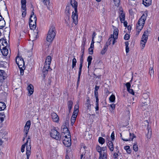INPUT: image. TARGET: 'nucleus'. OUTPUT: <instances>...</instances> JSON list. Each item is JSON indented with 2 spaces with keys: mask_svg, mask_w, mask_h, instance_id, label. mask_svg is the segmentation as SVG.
Here are the masks:
<instances>
[{
  "mask_svg": "<svg viewBox=\"0 0 159 159\" xmlns=\"http://www.w3.org/2000/svg\"><path fill=\"white\" fill-rule=\"evenodd\" d=\"M71 4L72 7L74 8L75 12L72 13V18L73 22L76 25L78 24V11H77V2L75 0H71Z\"/></svg>",
  "mask_w": 159,
  "mask_h": 159,
  "instance_id": "obj_1",
  "label": "nucleus"
},
{
  "mask_svg": "<svg viewBox=\"0 0 159 159\" xmlns=\"http://www.w3.org/2000/svg\"><path fill=\"white\" fill-rule=\"evenodd\" d=\"M26 147V159H29L30 156L31 154V146L30 145V140H27L26 143L24 144L23 145L21 148V152H23L25 151V146Z\"/></svg>",
  "mask_w": 159,
  "mask_h": 159,
  "instance_id": "obj_2",
  "label": "nucleus"
},
{
  "mask_svg": "<svg viewBox=\"0 0 159 159\" xmlns=\"http://www.w3.org/2000/svg\"><path fill=\"white\" fill-rule=\"evenodd\" d=\"M118 29L116 28L114 30L113 32V34H111L110 37L109 38L107 42L106 43L107 46L109 45L111 43L113 45L115 43V40L118 38Z\"/></svg>",
  "mask_w": 159,
  "mask_h": 159,
  "instance_id": "obj_3",
  "label": "nucleus"
},
{
  "mask_svg": "<svg viewBox=\"0 0 159 159\" xmlns=\"http://www.w3.org/2000/svg\"><path fill=\"white\" fill-rule=\"evenodd\" d=\"M55 35L56 33L55 27L52 26L49 29L47 36V41L49 42H51L54 39Z\"/></svg>",
  "mask_w": 159,
  "mask_h": 159,
  "instance_id": "obj_4",
  "label": "nucleus"
},
{
  "mask_svg": "<svg viewBox=\"0 0 159 159\" xmlns=\"http://www.w3.org/2000/svg\"><path fill=\"white\" fill-rule=\"evenodd\" d=\"M37 18L35 15L34 14V12L32 11L30 16L29 21V25L31 29L34 30L36 27V21Z\"/></svg>",
  "mask_w": 159,
  "mask_h": 159,
  "instance_id": "obj_5",
  "label": "nucleus"
},
{
  "mask_svg": "<svg viewBox=\"0 0 159 159\" xmlns=\"http://www.w3.org/2000/svg\"><path fill=\"white\" fill-rule=\"evenodd\" d=\"M146 20V16L144 14L139 19L136 25V28L139 32L143 28Z\"/></svg>",
  "mask_w": 159,
  "mask_h": 159,
  "instance_id": "obj_6",
  "label": "nucleus"
},
{
  "mask_svg": "<svg viewBox=\"0 0 159 159\" xmlns=\"http://www.w3.org/2000/svg\"><path fill=\"white\" fill-rule=\"evenodd\" d=\"M149 32L148 30L145 31L142 36L141 41L140 44L142 47L143 49L145 46V44L147 42Z\"/></svg>",
  "mask_w": 159,
  "mask_h": 159,
  "instance_id": "obj_7",
  "label": "nucleus"
},
{
  "mask_svg": "<svg viewBox=\"0 0 159 159\" xmlns=\"http://www.w3.org/2000/svg\"><path fill=\"white\" fill-rule=\"evenodd\" d=\"M50 136L52 138L55 139H58L62 138L61 137L59 133L58 132L55 128H54L51 130Z\"/></svg>",
  "mask_w": 159,
  "mask_h": 159,
  "instance_id": "obj_8",
  "label": "nucleus"
},
{
  "mask_svg": "<svg viewBox=\"0 0 159 159\" xmlns=\"http://www.w3.org/2000/svg\"><path fill=\"white\" fill-rule=\"evenodd\" d=\"M63 128V131L64 133H62L61 137L62 138H61V139H70L71 135H70V133L69 131L68 128L64 126Z\"/></svg>",
  "mask_w": 159,
  "mask_h": 159,
  "instance_id": "obj_9",
  "label": "nucleus"
},
{
  "mask_svg": "<svg viewBox=\"0 0 159 159\" xmlns=\"http://www.w3.org/2000/svg\"><path fill=\"white\" fill-rule=\"evenodd\" d=\"M21 11L22 12V16L23 17H24L26 14V2L25 0H21Z\"/></svg>",
  "mask_w": 159,
  "mask_h": 159,
  "instance_id": "obj_10",
  "label": "nucleus"
},
{
  "mask_svg": "<svg viewBox=\"0 0 159 159\" xmlns=\"http://www.w3.org/2000/svg\"><path fill=\"white\" fill-rule=\"evenodd\" d=\"M30 125L31 122L30 120L27 121L24 128V135L23 139H25L26 138L27 134L29 131Z\"/></svg>",
  "mask_w": 159,
  "mask_h": 159,
  "instance_id": "obj_11",
  "label": "nucleus"
},
{
  "mask_svg": "<svg viewBox=\"0 0 159 159\" xmlns=\"http://www.w3.org/2000/svg\"><path fill=\"white\" fill-rule=\"evenodd\" d=\"M16 62L19 68H24V62L23 59L21 57H17L16 58Z\"/></svg>",
  "mask_w": 159,
  "mask_h": 159,
  "instance_id": "obj_12",
  "label": "nucleus"
},
{
  "mask_svg": "<svg viewBox=\"0 0 159 159\" xmlns=\"http://www.w3.org/2000/svg\"><path fill=\"white\" fill-rule=\"evenodd\" d=\"M119 17L121 23L125 20V13L124 12L122 8L120 9L119 11Z\"/></svg>",
  "mask_w": 159,
  "mask_h": 159,
  "instance_id": "obj_13",
  "label": "nucleus"
},
{
  "mask_svg": "<svg viewBox=\"0 0 159 159\" xmlns=\"http://www.w3.org/2000/svg\"><path fill=\"white\" fill-rule=\"evenodd\" d=\"M114 140H111L109 141L107 143V144L111 152H113L114 150Z\"/></svg>",
  "mask_w": 159,
  "mask_h": 159,
  "instance_id": "obj_14",
  "label": "nucleus"
},
{
  "mask_svg": "<svg viewBox=\"0 0 159 159\" xmlns=\"http://www.w3.org/2000/svg\"><path fill=\"white\" fill-rule=\"evenodd\" d=\"M78 111H75V112H73L72 116L71 118V125H73L75 121L77 115Z\"/></svg>",
  "mask_w": 159,
  "mask_h": 159,
  "instance_id": "obj_15",
  "label": "nucleus"
},
{
  "mask_svg": "<svg viewBox=\"0 0 159 159\" xmlns=\"http://www.w3.org/2000/svg\"><path fill=\"white\" fill-rule=\"evenodd\" d=\"M0 45L3 46L2 48L7 47L8 48V44L6 39H1L0 40Z\"/></svg>",
  "mask_w": 159,
  "mask_h": 159,
  "instance_id": "obj_16",
  "label": "nucleus"
},
{
  "mask_svg": "<svg viewBox=\"0 0 159 159\" xmlns=\"http://www.w3.org/2000/svg\"><path fill=\"white\" fill-rule=\"evenodd\" d=\"M140 85V81L139 80H136L135 81L132 85V87L137 90L139 89V87Z\"/></svg>",
  "mask_w": 159,
  "mask_h": 159,
  "instance_id": "obj_17",
  "label": "nucleus"
},
{
  "mask_svg": "<svg viewBox=\"0 0 159 159\" xmlns=\"http://www.w3.org/2000/svg\"><path fill=\"white\" fill-rule=\"evenodd\" d=\"M51 116L53 120L56 122H57L59 120V118L57 115L55 113L53 112L51 114Z\"/></svg>",
  "mask_w": 159,
  "mask_h": 159,
  "instance_id": "obj_18",
  "label": "nucleus"
},
{
  "mask_svg": "<svg viewBox=\"0 0 159 159\" xmlns=\"http://www.w3.org/2000/svg\"><path fill=\"white\" fill-rule=\"evenodd\" d=\"M99 159H107V155L106 151L102 149V152L100 154Z\"/></svg>",
  "mask_w": 159,
  "mask_h": 159,
  "instance_id": "obj_19",
  "label": "nucleus"
},
{
  "mask_svg": "<svg viewBox=\"0 0 159 159\" xmlns=\"http://www.w3.org/2000/svg\"><path fill=\"white\" fill-rule=\"evenodd\" d=\"M27 90L28 92V95L30 96L33 94L34 92V87L31 84H30L27 87Z\"/></svg>",
  "mask_w": 159,
  "mask_h": 159,
  "instance_id": "obj_20",
  "label": "nucleus"
},
{
  "mask_svg": "<svg viewBox=\"0 0 159 159\" xmlns=\"http://www.w3.org/2000/svg\"><path fill=\"white\" fill-rule=\"evenodd\" d=\"M2 48L1 46H0V48L1 49V52L4 56H7L8 53V51L7 49V47L5 48H2V49H1Z\"/></svg>",
  "mask_w": 159,
  "mask_h": 159,
  "instance_id": "obj_21",
  "label": "nucleus"
},
{
  "mask_svg": "<svg viewBox=\"0 0 159 159\" xmlns=\"http://www.w3.org/2000/svg\"><path fill=\"white\" fill-rule=\"evenodd\" d=\"M86 98V101L85 103V104L86 105L87 109L90 111L91 110V105L90 104V101L89 99V97H87Z\"/></svg>",
  "mask_w": 159,
  "mask_h": 159,
  "instance_id": "obj_22",
  "label": "nucleus"
},
{
  "mask_svg": "<svg viewBox=\"0 0 159 159\" xmlns=\"http://www.w3.org/2000/svg\"><path fill=\"white\" fill-rule=\"evenodd\" d=\"M71 140H63V143L64 145L67 147H70L71 144Z\"/></svg>",
  "mask_w": 159,
  "mask_h": 159,
  "instance_id": "obj_23",
  "label": "nucleus"
},
{
  "mask_svg": "<svg viewBox=\"0 0 159 159\" xmlns=\"http://www.w3.org/2000/svg\"><path fill=\"white\" fill-rule=\"evenodd\" d=\"M50 64L45 62L43 71L44 72H46L48 71V70L49 69Z\"/></svg>",
  "mask_w": 159,
  "mask_h": 159,
  "instance_id": "obj_24",
  "label": "nucleus"
},
{
  "mask_svg": "<svg viewBox=\"0 0 159 159\" xmlns=\"http://www.w3.org/2000/svg\"><path fill=\"white\" fill-rule=\"evenodd\" d=\"M143 3L146 7L150 6L152 3V0H143Z\"/></svg>",
  "mask_w": 159,
  "mask_h": 159,
  "instance_id": "obj_25",
  "label": "nucleus"
},
{
  "mask_svg": "<svg viewBox=\"0 0 159 159\" xmlns=\"http://www.w3.org/2000/svg\"><path fill=\"white\" fill-rule=\"evenodd\" d=\"M86 148V146H84L83 148H81L80 150V152L82 153L81 155L80 159H82L83 155H84L85 153V148Z\"/></svg>",
  "mask_w": 159,
  "mask_h": 159,
  "instance_id": "obj_26",
  "label": "nucleus"
},
{
  "mask_svg": "<svg viewBox=\"0 0 159 159\" xmlns=\"http://www.w3.org/2000/svg\"><path fill=\"white\" fill-rule=\"evenodd\" d=\"M6 22L4 18L0 20V29L3 28L5 26Z\"/></svg>",
  "mask_w": 159,
  "mask_h": 159,
  "instance_id": "obj_27",
  "label": "nucleus"
},
{
  "mask_svg": "<svg viewBox=\"0 0 159 159\" xmlns=\"http://www.w3.org/2000/svg\"><path fill=\"white\" fill-rule=\"evenodd\" d=\"M73 104V102L71 101H69L68 102L67 104L68 106V109H69V112H70V110L72 108Z\"/></svg>",
  "mask_w": 159,
  "mask_h": 159,
  "instance_id": "obj_28",
  "label": "nucleus"
},
{
  "mask_svg": "<svg viewBox=\"0 0 159 159\" xmlns=\"http://www.w3.org/2000/svg\"><path fill=\"white\" fill-rule=\"evenodd\" d=\"M148 133L147 135V138L148 139H150L151 138L152 135L151 129L148 128Z\"/></svg>",
  "mask_w": 159,
  "mask_h": 159,
  "instance_id": "obj_29",
  "label": "nucleus"
},
{
  "mask_svg": "<svg viewBox=\"0 0 159 159\" xmlns=\"http://www.w3.org/2000/svg\"><path fill=\"white\" fill-rule=\"evenodd\" d=\"M94 48V45L92 44H91L90 47L89 48L88 50L89 53L90 54H92L93 53V48Z\"/></svg>",
  "mask_w": 159,
  "mask_h": 159,
  "instance_id": "obj_30",
  "label": "nucleus"
},
{
  "mask_svg": "<svg viewBox=\"0 0 159 159\" xmlns=\"http://www.w3.org/2000/svg\"><path fill=\"white\" fill-rule=\"evenodd\" d=\"M5 108V104L3 102H0V111L3 110Z\"/></svg>",
  "mask_w": 159,
  "mask_h": 159,
  "instance_id": "obj_31",
  "label": "nucleus"
},
{
  "mask_svg": "<svg viewBox=\"0 0 159 159\" xmlns=\"http://www.w3.org/2000/svg\"><path fill=\"white\" fill-rule=\"evenodd\" d=\"M92 58L91 56H89L87 58V61L88 62V68H89V66L91 64V61L92 60Z\"/></svg>",
  "mask_w": 159,
  "mask_h": 159,
  "instance_id": "obj_32",
  "label": "nucleus"
},
{
  "mask_svg": "<svg viewBox=\"0 0 159 159\" xmlns=\"http://www.w3.org/2000/svg\"><path fill=\"white\" fill-rule=\"evenodd\" d=\"M51 61V57L50 56H48L47 57L45 62L50 64Z\"/></svg>",
  "mask_w": 159,
  "mask_h": 159,
  "instance_id": "obj_33",
  "label": "nucleus"
},
{
  "mask_svg": "<svg viewBox=\"0 0 159 159\" xmlns=\"http://www.w3.org/2000/svg\"><path fill=\"white\" fill-rule=\"evenodd\" d=\"M110 101L111 102H114L115 100V97L114 95H111L109 98Z\"/></svg>",
  "mask_w": 159,
  "mask_h": 159,
  "instance_id": "obj_34",
  "label": "nucleus"
},
{
  "mask_svg": "<svg viewBox=\"0 0 159 159\" xmlns=\"http://www.w3.org/2000/svg\"><path fill=\"white\" fill-rule=\"evenodd\" d=\"M126 48L125 50L126 53H128L129 51V43L128 42L126 41L125 43Z\"/></svg>",
  "mask_w": 159,
  "mask_h": 159,
  "instance_id": "obj_35",
  "label": "nucleus"
},
{
  "mask_svg": "<svg viewBox=\"0 0 159 159\" xmlns=\"http://www.w3.org/2000/svg\"><path fill=\"white\" fill-rule=\"evenodd\" d=\"M77 62V61L76 59L74 58L72 61V68H74L76 65V63Z\"/></svg>",
  "mask_w": 159,
  "mask_h": 159,
  "instance_id": "obj_36",
  "label": "nucleus"
},
{
  "mask_svg": "<svg viewBox=\"0 0 159 159\" xmlns=\"http://www.w3.org/2000/svg\"><path fill=\"white\" fill-rule=\"evenodd\" d=\"M107 47H108V46H107V45L105 46L104 47L103 49H102V51L101 52V54L103 55L106 52V51L107 50Z\"/></svg>",
  "mask_w": 159,
  "mask_h": 159,
  "instance_id": "obj_37",
  "label": "nucleus"
},
{
  "mask_svg": "<svg viewBox=\"0 0 159 159\" xmlns=\"http://www.w3.org/2000/svg\"><path fill=\"white\" fill-rule=\"evenodd\" d=\"M5 117V116L1 113H0V121L2 122L4 121V119Z\"/></svg>",
  "mask_w": 159,
  "mask_h": 159,
  "instance_id": "obj_38",
  "label": "nucleus"
},
{
  "mask_svg": "<svg viewBox=\"0 0 159 159\" xmlns=\"http://www.w3.org/2000/svg\"><path fill=\"white\" fill-rule=\"evenodd\" d=\"M52 82L51 78L49 77L47 80H46V84L47 85H50Z\"/></svg>",
  "mask_w": 159,
  "mask_h": 159,
  "instance_id": "obj_39",
  "label": "nucleus"
},
{
  "mask_svg": "<svg viewBox=\"0 0 159 159\" xmlns=\"http://www.w3.org/2000/svg\"><path fill=\"white\" fill-rule=\"evenodd\" d=\"M129 146H126L124 148V149L129 153L130 152V150L129 149Z\"/></svg>",
  "mask_w": 159,
  "mask_h": 159,
  "instance_id": "obj_40",
  "label": "nucleus"
},
{
  "mask_svg": "<svg viewBox=\"0 0 159 159\" xmlns=\"http://www.w3.org/2000/svg\"><path fill=\"white\" fill-rule=\"evenodd\" d=\"M96 149L97 151L99 153V154L102 152V150H101V148L99 146H97L96 147Z\"/></svg>",
  "mask_w": 159,
  "mask_h": 159,
  "instance_id": "obj_41",
  "label": "nucleus"
},
{
  "mask_svg": "<svg viewBox=\"0 0 159 159\" xmlns=\"http://www.w3.org/2000/svg\"><path fill=\"white\" fill-rule=\"evenodd\" d=\"M5 74V73L3 70H0V78H1L2 77H3V79H4V75Z\"/></svg>",
  "mask_w": 159,
  "mask_h": 159,
  "instance_id": "obj_42",
  "label": "nucleus"
},
{
  "mask_svg": "<svg viewBox=\"0 0 159 159\" xmlns=\"http://www.w3.org/2000/svg\"><path fill=\"white\" fill-rule=\"evenodd\" d=\"M81 66L80 67H79V73H78V82L79 81L80 76L81 74Z\"/></svg>",
  "mask_w": 159,
  "mask_h": 159,
  "instance_id": "obj_43",
  "label": "nucleus"
},
{
  "mask_svg": "<svg viewBox=\"0 0 159 159\" xmlns=\"http://www.w3.org/2000/svg\"><path fill=\"white\" fill-rule=\"evenodd\" d=\"M116 152L114 153L113 155V157L115 159L118 156V153L119 152V151L117 150Z\"/></svg>",
  "mask_w": 159,
  "mask_h": 159,
  "instance_id": "obj_44",
  "label": "nucleus"
},
{
  "mask_svg": "<svg viewBox=\"0 0 159 159\" xmlns=\"http://www.w3.org/2000/svg\"><path fill=\"white\" fill-rule=\"evenodd\" d=\"M133 148L135 151H137L138 150V146L136 144H134L133 146Z\"/></svg>",
  "mask_w": 159,
  "mask_h": 159,
  "instance_id": "obj_45",
  "label": "nucleus"
},
{
  "mask_svg": "<svg viewBox=\"0 0 159 159\" xmlns=\"http://www.w3.org/2000/svg\"><path fill=\"white\" fill-rule=\"evenodd\" d=\"M127 89L129 92L131 94L133 95L134 94V92L132 89H130V88H129Z\"/></svg>",
  "mask_w": 159,
  "mask_h": 159,
  "instance_id": "obj_46",
  "label": "nucleus"
},
{
  "mask_svg": "<svg viewBox=\"0 0 159 159\" xmlns=\"http://www.w3.org/2000/svg\"><path fill=\"white\" fill-rule=\"evenodd\" d=\"M129 35L128 34H126L124 36V39L125 40H128L129 39Z\"/></svg>",
  "mask_w": 159,
  "mask_h": 159,
  "instance_id": "obj_47",
  "label": "nucleus"
},
{
  "mask_svg": "<svg viewBox=\"0 0 159 159\" xmlns=\"http://www.w3.org/2000/svg\"><path fill=\"white\" fill-rule=\"evenodd\" d=\"M136 138V136L134 135V134L130 133V139H133Z\"/></svg>",
  "mask_w": 159,
  "mask_h": 159,
  "instance_id": "obj_48",
  "label": "nucleus"
},
{
  "mask_svg": "<svg viewBox=\"0 0 159 159\" xmlns=\"http://www.w3.org/2000/svg\"><path fill=\"white\" fill-rule=\"evenodd\" d=\"M115 2V5L116 6H118L119 4L120 0H113Z\"/></svg>",
  "mask_w": 159,
  "mask_h": 159,
  "instance_id": "obj_49",
  "label": "nucleus"
},
{
  "mask_svg": "<svg viewBox=\"0 0 159 159\" xmlns=\"http://www.w3.org/2000/svg\"><path fill=\"white\" fill-rule=\"evenodd\" d=\"M77 110L78 111V113L79 111V105L78 104L75 105V106L74 112H75V111H77Z\"/></svg>",
  "mask_w": 159,
  "mask_h": 159,
  "instance_id": "obj_50",
  "label": "nucleus"
},
{
  "mask_svg": "<svg viewBox=\"0 0 159 159\" xmlns=\"http://www.w3.org/2000/svg\"><path fill=\"white\" fill-rule=\"evenodd\" d=\"M66 12L68 13L67 15L68 16H69V15H70V9L69 7H66Z\"/></svg>",
  "mask_w": 159,
  "mask_h": 159,
  "instance_id": "obj_51",
  "label": "nucleus"
},
{
  "mask_svg": "<svg viewBox=\"0 0 159 159\" xmlns=\"http://www.w3.org/2000/svg\"><path fill=\"white\" fill-rule=\"evenodd\" d=\"M95 108L96 109V111H97L99 110V104L98 103H96V106L95 107Z\"/></svg>",
  "mask_w": 159,
  "mask_h": 159,
  "instance_id": "obj_52",
  "label": "nucleus"
},
{
  "mask_svg": "<svg viewBox=\"0 0 159 159\" xmlns=\"http://www.w3.org/2000/svg\"><path fill=\"white\" fill-rule=\"evenodd\" d=\"M69 19H70L69 16H68L66 18V19L67 20H66V24L67 25H69L70 23Z\"/></svg>",
  "mask_w": 159,
  "mask_h": 159,
  "instance_id": "obj_53",
  "label": "nucleus"
},
{
  "mask_svg": "<svg viewBox=\"0 0 159 159\" xmlns=\"http://www.w3.org/2000/svg\"><path fill=\"white\" fill-rule=\"evenodd\" d=\"M125 85L126 86L127 89L130 88V84L129 82L127 83Z\"/></svg>",
  "mask_w": 159,
  "mask_h": 159,
  "instance_id": "obj_54",
  "label": "nucleus"
},
{
  "mask_svg": "<svg viewBox=\"0 0 159 159\" xmlns=\"http://www.w3.org/2000/svg\"><path fill=\"white\" fill-rule=\"evenodd\" d=\"M24 68L23 67L20 68V75H22L24 74Z\"/></svg>",
  "mask_w": 159,
  "mask_h": 159,
  "instance_id": "obj_55",
  "label": "nucleus"
},
{
  "mask_svg": "<svg viewBox=\"0 0 159 159\" xmlns=\"http://www.w3.org/2000/svg\"><path fill=\"white\" fill-rule=\"evenodd\" d=\"M149 73L150 74L151 76H152V75L153 74V70L152 68L151 69L149 70Z\"/></svg>",
  "mask_w": 159,
  "mask_h": 159,
  "instance_id": "obj_56",
  "label": "nucleus"
},
{
  "mask_svg": "<svg viewBox=\"0 0 159 159\" xmlns=\"http://www.w3.org/2000/svg\"><path fill=\"white\" fill-rule=\"evenodd\" d=\"M111 139H115V135H114V131H113L111 135Z\"/></svg>",
  "mask_w": 159,
  "mask_h": 159,
  "instance_id": "obj_57",
  "label": "nucleus"
},
{
  "mask_svg": "<svg viewBox=\"0 0 159 159\" xmlns=\"http://www.w3.org/2000/svg\"><path fill=\"white\" fill-rule=\"evenodd\" d=\"M99 143L102 144H103L105 143V140H98Z\"/></svg>",
  "mask_w": 159,
  "mask_h": 159,
  "instance_id": "obj_58",
  "label": "nucleus"
},
{
  "mask_svg": "<svg viewBox=\"0 0 159 159\" xmlns=\"http://www.w3.org/2000/svg\"><path fill=\"white\" fill-rule=\"evenodd\" d=\"M82 64H83V60L81 59L80 60V67L81 66V70H82Z\"/></svg>",
  "mask_w": 159,
  "mask_h": 159,
  "instance_id": "obj_59",
  "label": "nucleus"
},
{
  "mask_svg": "<svg viewBox=\"0 0 159 159\" xmlns=\"http://www.w3.org/2000/svg\"><path fill=\"white\" fill-rule=\"evenodd\" d=\"M110 106L112 109H114L115 108V105L113 104H112L110 105Z\"/></svg>",
  "mask_w": 159,
  "mask_h": 159,
  "instance_id": "obj_60",
  "label": "nucleus"
},
{
  "mask_svg": "<svg viewBox=\"0 0 159 159\" xmlns=\"http://www.w3.org/2000/svg\"><path fill=\"white\" fill-rule=\"evenodd\" d=\"M94 96L95 97H98V91H94Z\"/></svg>",
  "mask_w": 159,
  "mask_h": 159,
  "instance_id": "obj_61",
  "label": "nucleus"
},
{
  "mask_svg": "<svg viewBox=\"0 0 159 159\" xmlns=\"http://www.w3.org/2000/svg\"><path fill=\"white\" fill-rule=\"evenodd\" d=\"M99 86H96L95 88L94 91H98V90L99 89Z\"/></svg>",
  "mask_w": 159,
  "mask_h": 159,
  "instance_id": "obj_62",
  "label": "nucleus"
},
{
  "mask_svg": "<svg viewBox=\"0 0 159 159\" xmlns=\"http://www.w3.org/2000/svg\"><path fill=\"white\" fill-rule=\"evenodd\" d=\"M96 34L95 32H94L93 33V34L92 35V39H94V38L95 36H96Z\"/></svg>",
  "mask_w": 159,
  "mask_h": 159,
  "instance_id": "obj_63",
  "label": "nucleus"
},
{
  "mask_svg": "<svg viewBox=\"0 0 159 159\" xmlns=\"http://www.w3.org/2000/svg\"><path fill=\"white\" fill-rule=\"evenodd\" d=\"M95 97L96 98V103H98V102H99V99H98V97Z\"/></svg>",
  "mask_w": 159,
  "mask_h": 159,
  "instance_id": "obj_64",
  "label": "nucleus"
}]
</instances>
